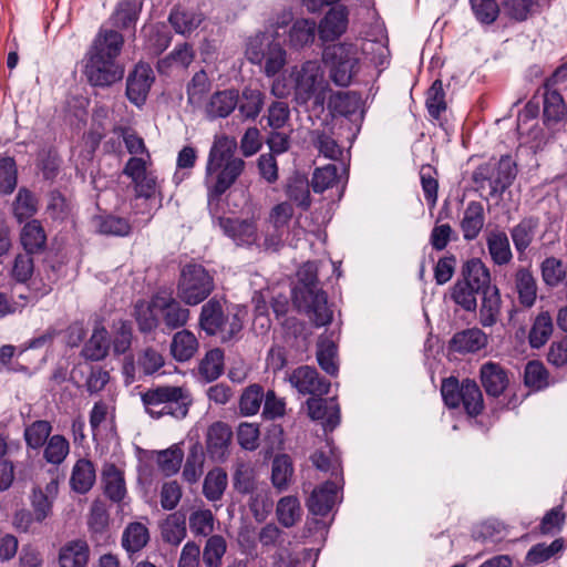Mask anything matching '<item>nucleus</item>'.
Instances as JSON below:
<instances>
[{
	"label": "nucleus",
	"instance_id": "nucleus-50",
	"mask_svg": "<svg viewBox=\"0 0 567 567\" xmlns=\"http://www.w3.org/2000/svg\"><path fill=\"white\" fill-rule=\"evenodd\" d=\"M564 549V540L557 538L549 545L545 543H538L530 547L525 557V564L527 566H537L548 561L550 558L556 556Z\"/></svg>",
	"mask_w": 567,
	"mask_h": 567
},
{
	"label": "nucleus",
	"instance_id": "nucleus-47",
	"mask_svg": "<svg viewBox=\"0 0 567 567\" xmlns=\"http://www.w3.org/2000/svg\"><path fill=\"white\" fill-rule=\"evenodd\" d=\"M38 300V296L24 291L12 293L0 291V318L20 312L28 303Z\"/></svg>",
	"mask_w": 567,
	"mask_h": 567
},
{
	"label": "nucleus",
	"instance_id": "nucleus-21",
	"mask_svg": "<svg viewBox=\"0 0 567 567\" xmlns=\"http://www.w3.org/2000/svg\"><path fill=\"white\" fill-rule=\"evenodd\" d=\"M485 241L488 256L494 265L498 267L507 266L513 260L507 234L499 228H492L485 233Z\"/></svg>",
	"mask_w": 567,
	"mask_h": 567
},
{
	"label": "nucleus",
	"instance_id": "nucleus-29",
	"mask_svg": "<svg viewBox=\"0 0 567 567\" xmlns=\"http://www.w3.org/2000/svg\"><path fill=\"white\" fill-rule=\"evenodd\" d=\"M462 280L481 293L496 288L491 285L489 269L480 258H472L464 265Z\"/></svg>",
	"mask_w": 567,
	"mask_h": 567
},
{
	"label": "nucleus",
	"instance_id": "nucleus-4",
	"mask_svg": "<svg viewBox=\"0 0 567 567\" xmlns=\"http://www.w3.org/2000/svg\"><path fill=\"white\" fill-rule=\"evenodd\" d=\"M142 402L147 414L154 419L169 415L184 419L193 402L189 392L182 386L166 385L150 389L142 394Z\"/></svg>",
	"mask_w": 567,
	"mask_h": 567
},
{
	"label": "nucleus",
	"instance_id": "nucleus-13",
	"mask_svg": "<svg viewBox=\"0 0 567 567\" xmlns=\"http://www.w3.org/2000/svg\"><path fill=\"white\" fill-rule=\"evenodd\" d=\"M151 165L141 159H128L123 168V174L134 184L137 196L147 199L155 197L158 192L157 176L150 169Z\"/></svg>",
	"mask_w": 567,
	"mask_h": 567
},
{
	"label": "nucleus",
	"instance_id": "nucleus-53",
	"mask_svg": "<svg viewBox=\"0 0 567 567\" xmlns=\"http://www.w3.org/2000/svg\"><path fill=\"white\" fill-rule=\"evenodd\" d=\"M553 333V320L548 312H540L534 320L529 331V344L532 348L543 347Z\"/></svg>",
	"mask_w": 567,
	"mask_h": 567
},
{
	"label": "nucleus",
	"instance_id": "nucleus-60",
	"mask_svg": "<svg viewBox=\"0 0 567 567\" xmlns=\"http://www.w3.org/2000/svg\"><path fill=\"white\" fill-rule=\"evenodd\" d=\"M44 444L43 457L53 465H60L70 452L69 441L60 434L52 435Z\"/></svg>",
	"mask_w": 567,
	"mask_h": 567
},
{
	"label": "nucleus",
	"instance_id": "nucleus-6",
	"mask_svg": "<svg viewBox=\"0 0 567 567\" xmlns=\"http://www.w3.org/2000/svg\"><path fill=\"white\" fill-rule=\"evenodd\" d=\"M247 60L261 66L267 78H277L287 64V51L279 42L271 41L264 33L249 38L246 47Z\"/></svg>",
	"mask_w": 567,
	"mask_h": 567
},
{
	"label": "nucleus",
	"instance_id": "nucleus-5",
	"mask_svg": "<svg viewBox=\"0 0 567 567\" xmlns=\"http://www.w3.org/2000/svg\"><path fill=\"white\" fill-rule=\"evenodd\" d=\"M199 324L207 334L217 336L223 342L233 340L243 329L239 311L224 309L215 298L203 306Z\"/></svg>",
	"mask_w": 567,
	"mask_h": 567
},
{
	"label": "nucleus",
	"instance_id": "nucleus-11",
	"mask_svg": "<svg viewBox=\"0 0 567 567\" xmlns=\"http://www.w3.org/2000/svg\"><path fill=\"white\" fill-rule=\"evenodd\" d=\"M293 303L317 327L326 326L332 320V311L328 306L327 295L321 289L296 291Z\"/></svg>",
	"mask_w": 567,
	"mask_h": 567
},
{
	"label": "nucleus",
	"instance_id": "nucleus-42",
	"mask_svg": "<svg viewBox=\"0 0 567 567\" xmlns=\"http://www.w3.org/2000/svg\"><path fill=\"white\" fill-rule=\"evenodd\" d=\"M265 104V94L258 90L246 86L237 106L241 116L246 120H255L260 114Z\"/></svg>",
	"mask_w": 567,
	"mask_h": 567
},
{
	"label": "nucleus",
	"instance_id": "nucleus-63",
	"mask_svg": "<svg viewBox=\"0 0 567 567\" xmlns=\"http://www.w3.org/2000/svg\"><path fill=\"white\" fill-rule=\"evenodd\" d=\"M293 473L292 462L288 455H277L271 465V481L276 488L284 489Z\"/></svg>",
	"mask_w": 567,
	"mask_h": 567
},
{
	"label": "nucleus",
	"instance_id": "nucleus-57",
	"mask_svg": "<svg viewBox=\"0 0 567 567\" xmlns=\"http://www.w3.org/2000/svg\"><path fill=\"white\" fill-rule=\"evenodd\" d=\"M148 529L142 523L130 524L122 536V545L128 553L141 550L148 542Z\"/></svg>",
	"mask_w": 567,
	"mask_h": 567
},
{
	"label": "nucleus",
	"instance_id": "nucleus-56",
	"mask_svg": "<svg viewBox=\"0 0 567 567\" xmlns=\"http://www.w3.org/2000/svg\"><path fill=\"white\" fill-rule=\"evenodd\" d=\"M93 225L97 233L110 236H126L131 231V226L125 218L106 215L96 216Z\"/></svg>",
	"mask_w": 567,
	"mask_h": 567
},
{
	"label": "nucleus",
	"instance_id": "nucleus-15",
	"mask_svg": "<svg viewBox=\"0 0 567 567\" xmlns=\"http://www.w3.org/2000/svg\"><path fill=\"white\" fill-rule=\"evenodd\" d=\"M155 80L153 69L147 63H138L126 80V96L136 106H142Z\"/></svg>",
	"mask_w": 567,
	"mask_h": 567
},
{
	"label": "nucleus",
	"instance_id": "nucleus-52",
	"mask_svg": "<svg viewBox=\"0 0 567 567\" xmlns=\"http://www.w3.org/2000/svg\"><path fill=\"white\" fill-rule=\"evenodd\" d=\"M227 487V474L221 468H214L207 473L203 483V494L209 502L221 499Z\"/></svg>",
	"mask_w": 567,
	"mask_h": 567
},
{
	"label": "nucleus",
	"instance_id": "nucleus-39",
	"mask_svg": "<svg viewBox=\"0 0 567 567\" xmlns=\"http://www.w3.org/2000/svg\"><path fill=\"white\" fill-rule=\"evenodd\" d=\"M197 350L198 341L193 332L181 330L174 334L171 352L175 360L186 362L195 355Z\"/></svg>",
	"mask_w": 567,
	"mask_h": 567
},
{
	"label": "nucleus",
	"instance_id": "nucleus-7",
	"mask_svg": "<svg viewBox=\"0 0 567 567\" xmlns=\"http://www.w3.org/2000/svg\"><path fill=\"white\" fill-rule=\"evenodd\" d=\"M322 58L330 68L331 80L339 86H348L359 70V49L353 43L328 45Z\"/></svg>",
	"mask_w": 567,
	"mask_h": 567
},
{
	"label": "nucleus",
	"instance_id": "nucleus-9",
	"mask_svg": "<svg viewBox=\"0 0 567 567\" xmlns=\"http://www.w3.org/2000/svg\"><path fill=\"white\" fill-rule=\"evenodd\" d=\"M516 174V163L509 155H505L497 162H488L478 166L473 174V179L482 188L487 183L489 196L498 197L513 184Z\"/></svg>",
	"mask_w": 567,
	"mask_h": 567
},
{
	"label": "nucleus",
	"instance_id": "nucleus-30",
	"mask_svg": "<svg viewBox=\"0 0 567 567\" xmlns=\"http://www.w3.org/2000/svg\"><path fill=\"white\" fill-rule=\"evenodd\" d=\"M238 102L237 91H218L210 96L206 105V114L210 120L227 117L237 107Z\"/></svg>",
	"mask_w": 567,
	"mask_h": 567
},
{
	"label": "nucleus",
	"instance_id": "nucleus-55",
	"mask_svg": "<svg viewBox=\"0 0 567 567\" xmlns=\"http://www.w3.org/2000/svg\"><path fill=\"white\" fill-rule=\"evenodd\" d=\"M122 141L126 151L131 154L128 159H141L145 163H152L151 154L144 143V140L132 128H121Z\"/></svg>",
	"mask_w": 567,
	"mask_h": 567
},
{
	"label": "nucleus",
	"instance_id": "nucleus-2",
	"mask_svg": "<svg viewBox=\"0 0 567 567\" xmlns=\"http://www.w3.org/2000/svg\"><path fill=\"white\" fill-rule=\"evenodd\" d=\"M328 86L320 62L309 60L274 79L270 93L277 99H285L293 92L298 104L302 105L313 100L316 105L322 106Z\"/></svg>",
	"mask_w": 567,
	"mask_h": 567
},
{
	"label": "nucleus",
	"instance_id": "nucleus-64",
	"mask_svg": "<svg viewBox=\"0 0 567 567\" xmlns=\"http://www.w3.org/2000/svg\"><path fill=\"white\" fill-rule=\"evenodd\" d=\"M184 452L178 445H173L167 450L161 451L157 455V464L165 476L176 474L182 465Z\"/></svg>",
	"mask_w": 567,
	"mask_h": 567
},
{
	"label": "nucleus",
	"instance_id": "nucleus-59",
	"mask_svg": "<svg viewBox=\"0 0 567 567\" xmlns=\"http://www.w3.org/2000/svg\"><path fill=\"white\" fill-rule=\"evenodd\" d=\"M477 295L481 292L463 280H457L451 290L452 300L465 311L476 310Z\"/></svg>",
	"mask_w": 567,
	"mask_h": 567
},
{
	"label": "nucleus",
	"instance_id": "nucleus-34",
	"mask_svg": "<svg viewBox=\"0 0 567 567\" xmlns=\"http://www.w3.org/2000/svg\"><path fill=\"white\" fill-rule=\"evenodd\" d=\"M195 53L190 44L183 43L157 62L159 73L168 74L173 70H186L194 61Z\"/></svg>",
	"mask_w": 567,
	"mask_h": 567
},
{
	"label": "nucleus",
	"instance_id": "nucleus-35",
	"mask_svg": "<svg viewBox=\"0 0 567 567\" xmlns=\"http://www.w3.org/2000/svg\"><path fill=\"white\" fill-rule=\"evenodd\" d=\"M451 344L457 352H477L487 344V336L478 328H471L455 333Z\"/></svg>",
	"mask_w": 567,
	"mask_h": 567
},
{
	"label": "nucleus",
	"instance_id": "nucleus-14",
	"mask_svg": "<svg viewBox=\"0 0 567 567\" xmlns=\"http://www.w3.org/2000/svg\"><path fill=\"white\" fill-rule=\"evenodd\" d=\"M287 380L302 395L322 396L330 389V382L320 377L316 368L309 365H301L292 370Z\"/></svg>",
	"mask_w": 567,
	"mask_h": 567
},
{
	"label": "nucleus",
	"instance_id": "nucleus-48",
	"mask_svg": "<svg viewBox=\"0 0 567 567\" xmlns=\"http://www.w3.org/2000/svg\"><path fill=\"white\" fill-rule=\"evenodd\" d=\"M165 543L178 546L187 535L185 517L179 513L171 514L161 526Z\"/></svg>",
	"mask_w": 567,
	"mask_h": 567
},
{
	"label": "nucleus",
	"instance_id": "nucleus-10",
	"mask_svg": "<svg viewBox=\"0 0 567 567\" xmlns=\"http://www.w3.org/2000/svg\"><path fill=\"white\" fill-rule=\"evenodd\" d=\"M58 493L59 478L54 472L48 473L34 484L30 501L37 522L41 523L51 515Z\"/></svg>",
	"mask_w": 567,
	"mask_h": 567
},
{
	"label": "nucleus",
	"instance_id": "nucleus-24",
	"mask_svg": "<svg viewBox=\"0 0 567 567\" xmlns=\"http://www.w3.org/2000/svg\"><path fill=\"white\" fill-rule=\"evenodd\" d=\"M187 522L189 532L194 537L208 538L213 536L217 519L209 508L196 505L190 508Z\"/></svg>",
	"mask_w": 567,
	"mask_h": 567
},
{
	"label": "nucleus",
	"instance_id": "nucleus-41",
	"mask_svg": "<svg viewBox=\"0 0 567 567\" xmlns=\"http://www.w3.org/2000/svg\"><path fill=\"white\" fill-rule=\"evenodd\" d=\"M481 295L480 322L483 327H492L497 322L499 316L502 302L499 290L496 287Z\"/></svg>",
	"mask_w": 567,
	"mask_h": 567
},
{
	"label": "nucleus",
	"instance_id": "nucleus-58",
	"mask_svg": "<svg viewBox=\"0 0 567 567\" xmlns=\"http://www.w3.org/2000/svg\"><path fill=\"white\" fill-rule=\"evenodd\" d=\"M199 373L208 382L218 379L224 371V352L220 349H212L199 363Z\"/></svg>",
	"mask_w": 567,
	"mask_h": 567
},
{
	"label": "nucleus",
	"instance_id": "nucleus-33",
	"mask_svg": "<svg viewBox=\"0 0 567 567\" xmlns=\"http://www.w3.org/2000/svg\"><path fill=\"white\" fill-rule=\"evenodd\" d=\"M538 229V219L534 217L523 218L511 230V238L513 240L515 250L519 259H523L526 250L532 245Z\"/></svg>",
	"mask_w": 567,
	"mask_h": 567
},
{
	"label": "nucleus",
	"instance_id": "nucleus-51",
	"mask_svg": "<svg viewBox=\"0 0 567 567\" xmlns=\"http://www.w3.org/2000/svg\"><path fill=\"white\" fill-rule=\"evenodd\" d=\"M567 114V109L561 95L556 90H547L544 94V121L546 125L561 121Z\"/></svg>",
	"mask_w": 567,
	"mask_h": 567
},
{
	"label": "nucleus",
	"instance_id": "nucleus-18",
	"mask_svg": "<svg viewBox=\"0 0 567 567\" xmlns=\"http://www.w3.org/2000/svg\"><path fill=\"white\" fill-rule=\"evenodd\" d=\"M308 414L312 420L321 421L326 432L333 431L340 422V409L334 399L324 400L312 396L307 400Z\"/></svg>",
	"mask_w": 567,
	"mask_h": 567
},
{
	"label": "nucleus",
	"instance_id": "nucleus-36",
	"mask_svg": "<svg viewBox=\"0 0 567 567\" xmlns=\"http://www.w3.org/2000/svg\"><path fill=\"white\" fill-rule=\"evenodd\" d=\"M95 477L93 463L90 460L80 458L72 468L70 484L76 493L85 494L92 488Z\"/></svg>",
	"mask_w": 567,
	"mask_h": 567
},
{
	"label": "nucleus",
	"instance_id": "nucleus-43",
	"mask_svg": "<svg viewBox=\"0 0 567 567\" xmlns=\"http://www.w3.org/2000/svg\"><path fill=\"white\" fill-rule=\"evenodd\" d=\"M317 360L320 368L330 375L338 373L337 346L332 337L322 336L317 344Z\"/></svg>",
	"mask_w": 567,
	"mask_h": 567
},
{
	"label": "nucleus",
	"instance_id": "nucleus-54",
	"mask_svg": "<svg viewBox=\"0 0 567 567\" xmlns=\"http://www.w3.org/2000/svg\"><path fill=\"white\" fill-rule=\"evenodd\" d=\"M311 136L320 154L332 161L344 162L343 148L327 132L315 130L311 132Z\"/></svg>",
	"mask_w": 567,
	"mask_h": 567
},
{
	"label": "nucleus",
	"instance_id": "nucleus-61",
	"mask_svg": "<svg viewBox=\"0 0 567 567\" xmlns=\"http://www.w3.org/2000/svg\"><path fill=\"white\" fill-rule=\"evenodd\" d=\"M226 549L227 544L221 535L208 537L203 550V561L206 567H220Z\"/></svg>",
	"mask_w": 567,
	"mask_h": 567
},
{
	"label": "nucleus",
	"instance_id": "nucleus-1",
	"mask_svg": "<svg viewBox=\"0 0 567 567\" xmlns=\"http://www.w3.org/2000/svg\"><path fill=\"white\" fill-rule=\"evenodd\" d=\"M236 142L227 136L215 138L206 164L205 185L208 208L212 216L217 214L219 197L229 189L245 168V162L235 156Z\"/></svg>",
	"mask_w": 567,
	"mask_h": 567
},
{
	"label": "nucleus",
	"instance_id": "nucleus-20",
	"mask_svg": "<svg viewBox=\"0 0 567 567\" xmlns=\"http://www.w3.org/2000/svg\"><path fill=\"white\" fill-rule=\"evenodd\" d=\"M231 436V430L226 423L215 422L208 427L206 446L213 460L221 462L226 458L229 453Z\"/></svg>",
	"mask_w": 567,
	"mask_h": 567
},
{
	"label": "nucleus",
	"instance_id": "nucleus-22",
	"mask_svg": "<svg viewBox=\"0 0 567 567\" xmlns=\"http://www.w3.org/2000/svg\"><path fill=\"white\" fill-rule=\"evenodd\" d=\"M348 27V13L343 7L331 8L318 24V34L322 42L340 38Z\"/></svg>",
	"mask_w": 567,
	"mask_h": 567
},
{
	"label": "nucleus",
	"instance_id": "nucleus-49",
	"mask_svg": "<svg viewBox=\"0 0 567 567\" xmlns=\"http://www.w3.org/2000/svg\"><path fill=\"white\" fill-rule=\"evenodd\" d=\"M276 515L278 522L284 527H292L300 520L302 515V508L299 499L295 496L281 497L276 506Z\"/></svg>",
	"mask_w": 567,
	"mask_h": 567
},
{
	"label": "nucleus",
	"instance_id": "nucleus-3",
	"mask_svg": "<svg viewBox=\"0 0 567 567\" xmlns=\"http://www.w3.org/2000/svg\"><path fill=\"white\" fill-rule=\"evenodd\" d=\"M123 42V37L117 31H100L87 53L84 68L90 84L105 87L123 78L124 69L116 61Z\"/></svg>",
	"mask_w": 567,
	"mask_h": 567
},
{
	"label": "nucleus",
	"instance_id": "nucleus-32",
	"mask_svg": "<svg viewBox=\"0 0 567 567\" xmlns=\"http://www.w3.org/2000/svg\"><path fill=\"white\" fill-rule=\"evenodd\" d=\"M481 381L488 395H501L508 384V377L498 363L487 362L481 368Z\"/></svg>",
	"mask_w": 567,
	"mask_h": 567
},
{
	"label": "nucleus",
	"instance_id": "nucleus-37",
	"mask_svg": "<svg viewBox=\"0 0 567 567\" xmlns=\"http://www.w3.org/2000/svg\"><path fill=\"white\" fill-rule=\"evenodd\" d=\"M105 495L113 502H121L126 495L124 476L114 464L104 465L102 472Z\"/></svg>",
	"mask_w": 567,
	"mask_h": 567
},
{
	"label": "nucleus",
	"instance_id": "nucleus-26",
	"mask_svg": "<svg viewBox=\"0 0 567 567\" xmlns=\"http://www.w3.org/2000/svg\"><path fill=\"white\" fill-rule=\"evenodd\" d=\"M317 33L318 24L315 20L297 19L288 31V44L293 50H301L315 42Z\"/></svg>",
	"mask_w": 567,
	"mask_h": 567
},
{
	"label": "nucleus",
	"instance_id": "nucleus-12",
	"mask_svg": "<svg viewBox=\"0 0 567 567\" xmlns=\"http://www.w3.org/2000/svg\"><path fill=\"white\" fill-rule=\"evenodd\" d=\"M329 109L336 115L347 118L352 127V140L361 130L364 118V109L361 96L355 92H339L330 96Z\"/></svg>",
	"mask_w": 567,
	"mask_h": 567
},
{
	"label": "nucleus",
	"instance_id": "nucleus-23",
	"mask_svg": "<svg viewBox=\"0 0 567 567\" xmlns=\"http://www.w3.org/2000/svg\"><path fill=\"white\" fill-rule=\"evenodd\" d=\"M485 225V208L481 202H468L462 213L460 228L465 241L475 240Z\"/></svg>",
	"mask_w": 567,
	"mask_h": 567
},
{
	"label": "nucleus",
	"instance_id": "nucleus-17",
	"mask_svg": "<svg viewBox=\"0 0 567 567\" xmlns=\"http://www.w3.org/2000/svg\"><path fill=\"white\" fill-rule=\"evenodd\" d=\"M341 483L327 481L315 488L307 501L309 512L315 516H326L340 502Z\"/></svg>",
	"mask_w": 567,
	"mask_h": 567
},
{
	"label": "nucleus",
	"instance_id": "nucleus-31",
	"mask_svg": "<svg viewBox=\"0 0 567 567\" xmlns=\"http://www.w3.org/2000/svg\"><path fill=\"white\" fill-rule=\"evenodd\" d=\"M348 168L344 162L339 164H328L319 167L312 175V187L316 193L333 187L342 182L343 175L347 177Z\"/></svg>",
	"mask_w": 567,
	"mask_h": 567
},
{
	"label": "nucleus",
	"instance_id": "nucleus-38",
	"mask_svg": "<svg viewBox=\"0 0 567 567\" xmlns=\"http://www.w3.org/2000/svg\"><path fill=\"white\" fill-rule=\"evenodd\" d=\"M515 289L519 303L525 308H532L537 298V282L527 268H519L515 274Z\"/></svg>",
	"mask_w": 567,
	"mask_h": 567
},
{
	"label": "nucleus",
	"instance_id": "nucleus-45",
	"mask_svg": "<svg viewBox=\"0 0 567 567\" xmlns=\"http://www.w3.org/2000/svg\"><path fill=\"white\" fill-rule=\"evenodd\" d=\"M20 239L27 252H39L45 246L47 235L40 221L33 219L23 226Z\"/></svg>",
	"mask_w": 567,
	"mask_h": 567
},
{
	"label": "nucleus",
	"instance_id": "nucleus-62",
	"mask_svg": "<svg viewBox=\"0 0 567 567\" xmlns=\"http://www.w3.org/2000/svg\"><path fill=\"white\" fill-rule=\"evenodd\" d=\"M463 395L461 402L471 416H475L483 410V395L475 381L464 380L463 381Z\"/></svg>",
	"mask_w": 567,
	"mask_h": 567
},
{
	"label": "nucleus",
	"instance_id": "nucleus-8",
	"mask_svg": "<svg viewBox=\"0 0 567 567\" xmlns=\"http://www.w3.org/2000/svg\"><path fill=\"white\" fill-rule=\"evenodd\" d=\"M214 290V278L198 264L183 267L177 286V296L186 305L196 306L204 301Z\"/></svg>",
	"mask_w": 567,
	"mask_h": 567
},
{
	"label": "nucleus",
	"instance_id": "nucleus-27",
	"mask_svg": "<svg viewBox=\"0 0 567 567\" xmlns=\"http://www.w3.org/2000/svg\"><path fill=\"white\" fill-rule=\"evenodd\" d=\"M90 547L83 539L66 542L59 550L60 567H86Z\"/></svg>",
	"mask_w": 567,
	"mask_h": 567
},
{
	"label": "nucleus",
	"instance_id": "nucleus-16",
	"mask_svg": "<svg viewBox=\"0 0 567 567\" xmlns=\"http://www.w3.org/2000/svg\"><path fill=\"white\" fill-rule=\"evenodd\" d=\"M153 306L162 313L164 324L169 330L184 327L189 319V310L169 293L157 292L153 296Z\"/></svg>",
	"mask_w": 567,
	"mask_h": 567
},
{
	"label": "nucleus",
	"instance_id": "nucleus-25",
	"mask_svg": "<svg viewBox=\"0 0 567 567\" xmlns=\"http://www.w3.org/2000/svg\"><path fill=\"white\" fill-rule=\"evenodd\" d=\"M311 462L319 471L330 473L331 481L342 482L340 453L329 442L311 455Z\"/></svg>",
	"mask_w": 567,
	"mask_h": 567
},
{
	"label": "nucleus",
	"instance_id": "nucleus-44",
	"mask_svg": "<svg viewBox=\"0 0 567 567\" xmlns=\"http://www.w3.org/2000/svg\"><path fill=\"white\" fill-rule=\"evenodd\" d=\"M292 215V206L287 202L280 203L271 209L270 221L276 228L278 235H276V237H270L266 239V245L268 247L277 248L281 244V236L285 231V227L289 224Z\"/></svg>",
	"mask_w": 567,
	"mask_h": 567
},
{
	"label": "nucleus",
	"instance_id": "nucleus-46",
	"mask_svg": "<svg viewBox=\"0 0 567 567\" xmlns=\"http://www.w3.org/2000/svg\"><path fill=\"white\" fill-rule=\"evenodd\" d=\"M205 462L204 449L199 443H193L188 450L186 462L183 468V478L189 483H196L203 474Z\"/></svg>",
	"mask_w": 567,
	"mask_h": 567
},
{
	"label": "nucleus",
	"instance_id": "nucleus-28",
	"mask_svg": "<svg viewBox=\"0 0 567 567\" xmlns=\"http://www.w3.org/2000/svg\"><path fill=\"white\" fill-rule=\"evenodd\" d=\"M168 21L176 33L192 34L204 21V14L198 9L177 7L169 13Z\"/></svg>",
	"mask_w": 567,
	"mask_h": 567
},
{
	"label": "nucleus",
	"instance_id": "nucleus-40",
	"mask_svg": "<svg viewBox=\"0 0 567 567\" xmlns=\"http://www.w3.org/2000/svg\"><path fill=\"white\" fill-rule=\"evenodd\" d=\"M110 350L109 333L104 327H95L91 338L85 342L82 349V355L86 360H103Z\"/></svg>",
	"mask_w": 567,
	"mask_h": 567
},
{
	"label": "nucleus",
	"instance_id": "nucleus-19",
	"mask_svg": "<svg viewBox=\"0 0 567 567\" xmlns=\"http://www.w3.org/2000/svg\"><path fill=\"white\" fill-rule=\"evenodd\" d=\"M223 233L237 245H252L257 240L256 225L250 220L213 216Z\"/></svg>",
	"mask_w": 567,
	"mask_h": 567
}]
</instances>
